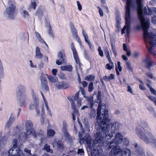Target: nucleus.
<instances>
[{"instance_id": "obj_1", "label": "nucleus", "mask_w": 156, "mask_h": 156, "mask_svg": "<svg viewBox=\"0 0 156 156\" xmlns=\"http://www.w3.org/2000/svg\"><path fill=\"white\" fill-rule=\"evenodd\" d=\"M137 5V12L139 18L140 20V23L143 30V35L144 37L147 36V34H148V30L150 27V20L148 19H145L143 15V13L147 15H151L152 13V11L151 9L146 7L143 8V5L141 9V11H139V8Z\"/></svg>"}, {"instance_id": "obj_2", "label": "nucleus", "mask_w": 156, "mask_h": 156, "mask_svg": "<svg viewBox=\"0 0 156 156\" xmlns=\"http://www.w3.org/2000/svg\"><path fill=\"white\" fill-rule=\"evenodd\" d=\"M112 141H108V149H119L120 147H127L129 144V140L127 138H124L119 133H117Z\"/></svg>"}, {"instance_id": "obj_3", "label": "nucleus", "mask_w": 156, "mask_h": 156, "mask_svg": "<svg viewBox=\"0 0 156 156\" xmlns=\"http://www.w3.org/2000/svg\"><path fill=\"white\" fill-rule=\"evenodd\" d=\"M84 140L87 143L88 148L91 152V156H99L100 152L98 150L94 149L95 145L100 143V141L98 137L95 138L94 141L91 139L89 134L88 133L85 134Z\"/></svg>"}, {"instance_id": "obj_4", "label": "nucleus", "mask_w": 156, "mask_h": 156, "mask_svg": "<svg viewBox=\"0 0 156 156\" xmlns=\"http://www.w3.org/2000/svg\"><path fill=\"white\" fill-rule=\"evenodd\" d=\"M17 140L14 139L12 141L13 147L8 151L2 152V156H24L22 151L20 150L17 144Z\"/></svg>"}, {"instance_id": "obj_5", "label": "nucleus", "mask_w": 156, "mask_h": 156, "mask_svg": "<svg viewBox=\"0 0 156 156\" xmlns=\"http://www.w3.org/2000/svg\"><path fill=\"white\" fill-rule=\"evenodd\" d=\"M98 107L97 111V122H100L101 120V115H103V122L105 123L104 125L105 126L103 128V130L105 131L107 128V111L105 110L106 105L105 104H102L101 105V103L99 102Z\"/></svg>"}, {"instance_id": "obj_6", "label": "nucleus", "mask_w": 156, "mask_h": 156, "mask_svg": "<svg viewBox=\"0 0 156 156\" xmlns=\"http://www.w3.org/2000/svg\"><path fill=\"white\" fill-rule=\"evenodd\" d=\"M145 38L144 37V39L145 42L147 40H149V43L151 45L150 48H148L147 45L146 46L148 51L149 53H151L155 58H156V51L152 52L153 48L156 47V34L151 32L147 34Z\"/></svg>"}, {"instance_id": "obj_7", "label": "nucleus", "mask_w": 156, "mask_h": 156, "mask_svg": "<svg viewBox=\"0 0 156 156\" xmlns=\"http://www.w3.org/2000/svg\"><path fill=\"white\" fill-rule=\"evenodd\" d=\"M16 4L13 0H9L5 10L4 12V15L9 19L13 20L15 16Z\"/></svg>"}, {"instance_id": "obj_8", "label": "nucleus", "mask_w": 156, "mask_h": 156, "mask_svg": "<svg viewBox=\"0 0 156 156\" xmlns=\"http://www.w3.org/2000/svg\"><path fill=\"white\" fill-rule=\"evenodd\" d=\"M113 119L108 118V133L111 131V132L108 134V140H111L114 138V136L115 135V131H117L119 129V124L117 122H114L112 123Z\"/></svg>"}, {"instance_id": "obj_9", "label": "nucleus", "mask_w": 156, "mask_h": 156, "mask_svg": "<svg viewBox=\"0 0 156 156\" xmlns=\"http://www.w3.org/2000/svg\"><path fill=\"white\" fill-rule=\"evenodd\" d=\"M139 126L136 127L135 131L136 134L138 137L140 138V136L138 135V132L141 133L140 134L143 136L146 135V132L147 131L150 132L148 130H146L144 129V128H146L148 126L147 123L145 121H141L139 123Z\"/></svg>"}, {"instance_id": "obj_10", "label": "nucleus", "mask_w": 156, "mask_h": 156, "mask_svg": "<svg viewBox=\"0 0 156 156\" xmlns=\"http://www.w3.org/2000/svg\"><path fill=\"white\" fill-rule=\"evenodd\" d=\"M112 151L111 152H113L114 155H118L120 156H130L131 152V151L128 148H124L121 149H112Z\"/></svg>"}, {"instance_id": "obj_11", "label": "nucleus", "mask_w": 156, "mask_h": 156, "mask_svg": "<svg viewBox=\"0 0 156 156\" xmlns=\"http://www.w3.org/2000/svg\"><path fill=\"white\" fill-rule=\"evenodd\" d=\"M25 126L27 134H31L33 136H36L35 131L33 128V125L31 121H26L25 122Z\"/></svg>"}, {"instance_id": "obj_12", "label": "nucleus", "mask_w": 156, "mask_h": 156, "mask_svg": "<svg viewBox=\"0 0 156 156\" xmlns=\"http://www.w3.org/2000/svg\"><path fill=\"white\" fill-rule=\"evenodd\" d=\"M134 146L135 151L134 154L139 155H141V156H146L143 149L140 147L139 144L136 143L135 144ZM147 155L148 156H152L149 155L148 154H147Z\"/></svg>"}, {"instance_id": "obj_13", "label": "nucleus", "mask_w": 156, "mask_h": 156, "mask_svg": "<svg viewBox=\"0 0 156 156\" xmlns=\"http://www.w3.org/2000/svg\"><path fill=\"white\" fill-rule=\"evenodd\" d=\"M67 125L66 122L65 121H63L62 122V130L66 138L68 140L71 141L72 138L67 131Z\"/></svg>"}, {"instance_id": "obj_14", "label": "nucleus", "mask_w": 156, "mask_h": 156, "mask_svg": "<svg viewBox=\"0 0 156 156\" xmlns=\"http://www.w3.org/2000/svg\"><path fill=\"white\" fill-rule=\"evenodd\" d=\"M19 104L21 107L24 106L27 100V98L26 94L17 95Z\"/></svg>"}, {"instance_id": "obj_15", "label": "nucleus", "mask_w": 156, "mask_h": 156, "mask_svg": "<svg viewBox=\"0 0 156 156\" xmlns=\"http://www.w3.org/2000/svg\"><path fill=\"white\" fill-rule=\"evenodd\" d=\"M70 85L68 83H65L63 81L58 82L55 84V87L58 89H65L69 87Z\"/></svg>"}, {"instance_id": "obj_16", "label": "nucleus", "mask_w": 156, "mask_h": 156, "mask_svg": "<svg viewBox=\"0 0 156 156\" xmlns=\"http://www.w3.org/2000/svg\"><path fill=\"white\" fill-rule=\"evenodd\" d=\"M143 61L145 63L146 67L149 70L151 71V67L154 64L153 62L151 60V58L147 57L143 60Z\"/></svg>"}, {"instance_id": "obj_17", "label": "nucleus", "mask_w": 156, "mask_h": 156, "mask_svg": "<svg viewBox=\"0 0 156 156\" xmlns=\"http://www.w3.org/2000/svg\"><path fill=\"white\" fill-rule=\"evenodd\" d=\"M53 147L56 149H63L64 148L63 144L61 140H59L58 141L55 140H54L52 143Z\"/></svg>"}, {"instance_id": "obj_18", "label": "nucleus", "mask_w": 156, "mask_h": 156, "mask_svg": "<svg viewBox=\"0 0 156 156\" xmlns=\"http://www.w3.org/2000/svg\"><path fill=\"white\" fill-rule=\"evenodd\" d=\"M71 50L73 52L74 58L76 64H78L79 62V60L77 53L76 49L75 48L73 45V43H72L71 44Z\"/></svg>"}, {"instance_id": "obj_19", "label": "nucleus", "mask_w": 156, "mask_h": 156, "mask_svg": "<svg viewBox=\"0 0 156 156\" xmlns=\"http://www.w3.org/2000/svg\"><path fill=\"white\" fill-rule=\"evenodd\" d=\"M30 134H27V132L26 133L25 132H21L19 133L18 135V139L20 142H24L27 138L28 137V136Z\"/></svg>"}, {"instance_id": "obj_20", "label": "nucleus", "mask_w": 156, "mask_h": 156, "mask_svg": "<svg viewBox=\"0 0 156 156\" xmlns=\"http://www.w3.org/2000/svg\"><path fill=\"white\" fill-rule=\"evenodd\" d=\"M16 92L17 95L26 94L25 87L23 85H20L17 87Z\"/></svg>"}, {"instance_id": "obj_21", "label": "nucleus", "mask_w": 156, "mask_h": 156, "mask_svg": "<svg viewBox=\"0 0 156 156\" xmlns=\"http://www.w3.org/2000/svg\"><path fill=\"white\" fill-rule=\"evenodd\" d=\"M39 101L38 99L33 100L31 103L29 108L30 110H33L39 107Z\"/></svg>"}, {"instance_id": "obj_22", "label": "nucleus", "mask_w": 156, "mask_h": 156, "mask_svg": "<svg viewBox=\"0 0 156 156\" xmlns=\"http://www.w3.org/2000/svg\"><path fill=\"white\" fill-rule=\"evenodd\" d=\"M43 56V55L40 52L39 48L37 47L35 49V58L37 59H40L42 58Z\"/></svg>"}, {"instance_id": "obj_23", "label": "nucleus", "mask_w": 156, "mask_h": 156, "mask_svg": "<svg viewBox=\"0 0 156 156\" xmlns=\"http://www.w3.org/2000/svg\"><path fill=\"white\" fill-rule=\"evenodd\" d=\"M44 12L45 10L44 9L41 7H40L37 9V12L35 13V15L41 18L43 16Z\"/></svg>"}, {"instance_id": "obj_24", "label": "nucleus", "mask_w": 156, "mask_h": 156, "mask_svg": "<svg viewBox=\"0 0 156 156\" xmlns=\"http://www.w3.org/2000/svg\"><path fill=\"white\" fill-rule=\"evenodd\" d=\"M58 58L61 59L63 62H66V56L64 51H59L58 53Z\"/></svg>"}, {"instance_id": "obj_25", "label": "nucleus", "mask_w": 156, "mask_h": 156, "mask_svg": "<svg viewBox=\"0 0 156 156\" xmlns=\"http://www.w3.org/2000/svg\"><path fill=\"white\" fill-rule=\"evenodd\" d=\"M60 69L62 71H67L71 72L73 69V67L70 65H67L65 66H62L60 67Z\"/></svg>"}, {"instance_id": "obj_26", "label": "nucleus", "mask_w": 156, "mask_h": 156, "mask_svg": "<svg viewBox=\"0 0 156 156\" xmlns=\"http://www.w3.org/2000/svg\"><path fill=\"white\" fill-rule=\"evenodd\" d=\"M34 34L35 36L37 38V39L38 40V41L41 43H44L48 47V45L47 44L45 43L44 41V40L41 37V35L40 34L37 32H35Z\"/></svg>"}, {"instance_id": "obj_27", "label": "nucleus", "mask_w": 156, "mask_h": 156, "mask_svg": "<svg viewBox=\"0 0 156 156\" xmlns=\"http://www.w3.org/2000/svg\"><path fill=\"white\" fill-rule=\"evenodd\" d=\"M108 61L109 63H108V69L111 70L114 68V65L113 62L112 61L110 58L108 56Z\"/></svg>"}, {"instance_id": "obj_28", "label": "nucleus", "mask_w": 156, "mask_h": 156, "mask_svg": "<svg viewBox=\"0 0 156 156\" xmlns=\"http://www.w3.org/2000/svg\"><path fill=\"white\" fill-rule=\"evenodd\" d=\"M14 120L15 118L12 115H11V116L9 119V120L7 121L6 124V126L8 127L10 126L13 123Z\"/></svg>"}, {"instance_id": "obj_29", "label": "nucleus", "mask_w": 156, "mask_h": 156, "mask_svg": "<svg viewBox=\"0 0 156 156\" xmlns=\"http://www.w3.org/2000/svg\"><path fill=\"white\" fill-rule=\"evenodd\" d=\"M23 16L25 18H27L29 16V14L28 12L23 9L20 10Z\"/></svg>"}, {"instance_id": "obj_30", "label": "nucleus", "mask_w": 156, "mask_h": 156, "mask_svg": "<svg viewBox=\"0 0 156 156\" xmlns=\"http://www.w3.org/2000/svg\"><path fill=\"white\" fill-rule=\"evenodd\" d=\"M55 133L54 131L51 129H48L47 132V136L49 137H53Z\"/></svg>"}, {"instance_id": "obj_31", "label": "nucleus", "mask_w": 156, "mask_h": 156, "mask_svg": "<svg viewBox=\"0 0 156 156\" xmlns=\"http://www.w3.org/2000/svg\"><path fill=\"white\" fill-rule=\"evenodd\" d=\"M116 25L117 27L120 28V25L121 23V18L120 16L119 15H117L116 18Z\"/></svg>"}, {"instance_id": "obj_32", "label": "nucleus", "mask_w": 156, "mask_h": 156, "mask_svg": "<svg viewBox=\"0 0 156 156\" xmlns=\"http://www.w3.org/2000/svg\"><path fill=\"white\" fill-rule=\"evenodd\" d=\"M48 79L50 82L53 83L55 82L58 80V79L56 76H50L48 77Z\"/></svg>"}, {"instance_id": "obj_33", "label": "nucleus", "mask_w": 156, "mask_h": 156, "mask_svg": "<svg viewBox=\"0 0 156 156\" xmlns=\"http://www.w3.org/2000/svg\"><path fill=\"white\" fill-rule=\"evenodd\" d=\"M95 79V76L92 75H89L86 76L85 78V80H88L89 81H94Z\"/></svg>"}, {"instance_id": "obj_34", "label": "nucleus", "mask_w": 156, "mask_h": 156, "mask_svg": "<svg viewBox=\"0 0 156 156\" xmlns=\"http://www.w3.org/2000/svg\"><path fill=\"white\" fill-rule=\"evenodd\" d=\"M72 33L74 38H76V39H79V37H78L77 34V32L76 30V28L71 30Z\"/></svg>"}, {"instance_id": "obj_35", "label": "nucleus", "mask_w": 156, "mask_h": 156, "mask_svg": "<svg viewBox=\"0 0 156 156\" xmlns=\"http://www.w3.org/2000/svg\"><path fill=\"white\" fill-rule=\"evenodd\" d=\"M43 150H46L47 152H49L51 153H53V151L50 149V146L47 144L44 145V147L43 148Z\"/></svg>"}, {"instance_id": "obj_36", "label": "nucleus", "mask_w": 156, "mask_h": 156, "mask_svg": "<svg viewBox=\"0 0 156 156\" xmlns=\"http://www.w3.org/2000/svg\"><path fill=\"white\" fill-rule=\"evenodd\" d=\"M37 0H34V1L31 2L30 4L29 5V9H35L36 7V2Z\"/></svg>"}, {"instance_id": "obj_37", "label": "nucleus", "mask_w": 156, "mask_h": 156, "mask_svg": "<svg viewBox=\"0 0 156 156\" xmlns=\"http://www.w3.org/2000/svg\"><path fill=\"white\" fill-rule=\"evenodd\" d=\"M145 75L151 79H153L154 80H156V78L154 76L152 73L151 72H147Z\"/></svg>"}, {"instance_id": "obj_38", "label": "nucleus", "mask_w": 156, "mask_h": 156, "mask_svg": "<svg viewBox=\"0 0 156 156\" xmlns=\"http://www.w3.org/2000/svg\"><path fill=\"white\" fill-rule=\"evenodd\" d=\"M94 88V86H93V83L92 82H91L89 85L88 86V91L89 92H92Z\"/></svg>"}, {"instance_id": "obj_39", "label": "nucleus", "mask_w": 156, "mask_h": 156, "mask_svg": "<svg viewBox=\"0 0 156 156\" xmlns=\"http://www.w3.org/2000/svg\"><path fill=\"white\" fill-rule=\"evenodd\" d=\"M148 97L154 103L156 106V97L152 95L148 96Z\"/></svg>"}, {"instance_id": "obj_40", "label": "nucleus", "mask_w": 156, "mask_h": 156, "mask_svg": "<svg viewBox=\"0 0 156 156\" xmlns=\"http://www.w3.org/2000/svg\"><path fill=\"white\" fill-rule=\"evenodd\" d=\"M117 69L119 72H121L122 70V68L121 66V63L119 61L117 62V66H116V70Z\"/></svg>"}, {"instance_id": "obj_41", "label": "nucleus", "mask_w": 156, "mask_h": 156, "mask_svg": "<svg viewBox=\"0 0 156 156\" xmlns=\"http://www.w3.org/2000/svg\"><path fill=\"white\" fill-rule=\"evenodd\" d=\"M41 83H46L47 82L46 79L44 74L42 75L41 76Z\"/></svg>"}, {"instance_id": "obj_42", "label": "nucleus", "mask_w": 156, "mask_h": 156, "mask_svg": "<svg viewBox=\"0 0 156 156\" xmlns=\"http://www.w3.org/2000/svg\"><path fill=\"white\" fill-rule=\"evenodd\" d=\"M31 94L33 100L38 99L34 90L32 89L31 90Z\"/></svg>"}, {"instance_id": "obj_43", "label": "nucleus", "mask_w": 156, "mask_h": 156, "mask_svg": "<svg viewBox=\"0 0 156 156\" xmlns=\"http://www.w3.org/2000/svg\"><path fill=\"white\" fill-rule=\"evenodd\" d=\"M83 123L86 125L87 127L89 128V126L88 122L87 119L85 117H84L83 119Z\"/></svg>"}, {"instance_id": "obj_44", "label": "nucleus", "mask_w": 156, "mask_h": 156, "mask_svg": "<svg viewBox=\"0 0 156 156\" xmlns=\"http://www.w3.org/2000/svg\"><path fill=\"white\" fill-rule=\"evenodd\" d=\"M24 151L27 154V156H30L31 155V150L27 148L24 149Z\"/></svg>"}, {"instance_id": "obj_45", "label": "nucleus", "mask_w": 156, "mask_h": 156, "mask_svg": "<svg viewBox=\"0 0 156 156\" xmlns=\"http://www.w3.org/2000/svg\"><path fill=\"white\" fill-rule=\"evenodd\" d=\"M71 107L73 109V112H74L75 114H78V111L76 109V106L74 103H73L71 105Z\"/></svg>"}, {"instance_id": "obj_46", "label": "nucleus", "mask_w": 156, "mask_h": 156, "mask_svg": "<svg viewBox=\"0 0 156 156\" xmlns=\"http://www.w3.org/2000/svg\"><path fill=\"white\" fill-rule=\"evenodd\" d=\"M41 87H42L45 90H48V87L46 84V83H41Z\"/></svg>"}, {"instance_id": "obj_47", "label": "nucleus", "mask_w": 156, "mask_h": 156, "mask_svg": "<svg viewBox=\"0 0 156 156\" xmlns=\"http://www.w3.org/2000/svg\"><path fill=\"white\" fill-rule=\"evenodd\" d=\"M76 105L78 108H79L81 105L82 99L81 98L76 100Z\"/></svg>"}, {"instance_id": "obj_48", "label": "nucleus", "mask_w": 156, "mask_h": 156, "mask_svg": "<svg viewBox=\"0 0 156 156\" xmlns=\"http://www.w3.org/2000/svg\"><path fill=\"white\" fill-rule=\"evenodd\" d=\"M76 3L78 10L81 11L82 9V6L81 4L79 1H77Z\"/></svg>"}, {"instance_id": "obj_49", "label": "nucleus", "mask_w": 156, "mask_h": 156, "mask_svg": "<svg viewBox=\"0 0 156 156\" xmlns=\"http://www.w3.org/2000/svg\"><path fill=\"white\" fill-rule=\"evenodd\" d=\"M101 92L99 91H98V94L97 96V98L98 99V100L99 101V102L101 101Z\"/></svg>"}, {"instance_id": "obj_50", "label": "nucleus", "mask_w": 156, "mask_h": 156, "mask_svg": "<svg viewBox=\"0 0 156 156\" xmlns=\"http://www.w3.org/2000/svg\"><path fill=\"white\" fill-rule=\"evenodd\" d=\"M112 46V49H114L115 48V40L114 38H111L110 41Z\"/></svg>"}, {"instance_id": "obj_51", "label": "nucleus", "mask_w": 156, "mask_h": 156, "mask_svg": "<svg viewBox=\"0 0 156 156\" xmlns=\"http://www.w3.org/2000/svg\"><path fill=\"white\" fill-rule=\"evenodd\" d=\"M79 92H77L75 94V96L74 97V99L76 101V100H78L79 99H80V98L79 97Z\"/></svg>"}, {"instance_id": "obj_52", "label": "nucleus", "mask_w": 156, "mask_h": 156, "mask_svg": "<svg viewBox=\"0 0 156 156\" xmlns=\"http://www.w3.org/2000/svg\"><path fill=\"white\" fill-rule=\"evenodd\" d=\"M77 153L78 154L82 155L84 154V152L82 149H78Z\"/></svg>"}, {"instance_id": "obj_53", "label": "nucleus", "mask_w": 156, "mask_h": 156, "mask_svg": "<svg viewBox=\"0 0 156 156\" xmlns=\"http://www.w3.org/2000/svg\"><path fill=\"white\" fill-rule=\"evenodd\" d=\"M44 133L41 131H40L38 132H37V133H36V136H34V137L37 136H40L41 137H42L43 136Z\"/></svg>"}, {"instance_id": "obj_54", "label": "nucleus", "mask_w": 156, "mask_h": 156, "mask_svg": "<svg viewBox=\"0 0 156 156\" xmlns=\"http://www.w3.org/2000/svg\"><path fill=\"white\" fill-rule=\"evenodd\" d=\"M6 142V140L5 139L4 140H0V147L3 146Z\"/></svg>"}, {"instance_id": "obj_55", "label": "nucleus", "mask_w": 156, "mask_h": 156, "mask_svg": "<svg viewBox=\"0 0 156 156\" xmlns=\"http://www.w3.org/2000/svg\"><path fill=\"white\" fill-rule=\"evenodd\" d=\"M30 66L31 68H37V66L35 65L31 60H30Z\"/></svg>"}, {"instance_id": "obj_56", "label": "nucleus", "mask_w": 156, "mask_h": 156, "mask_svg": "<svg viewBox=\"0 0 156 156\" xmlns=\"http://www.w3.org/2000/svg\"><path fill=\"white\" fill-rule=\"evenodd\" d=\"M98 51L99 52V55H100L101 57H103V52L101 49V48L100 47H99L98 48Z\"/></svg>"}, {"instance_id": "obj_57", "label": "nucleus", "mask_w": 156, "mask_h": 156, "mask_svg": "<svg viewBox=\"0 0 156 156\" xmlns=\"http://www.w3.org/2000/svg\"><path fill=\"white\" fill-rule=\"evenodd\" d=\"M61 59H58L56 61V63L57 65H61L62 64L63 62H64Z\"/></svg>"}, {"instance_id": "obj_58", "label": "nucleus", "mask_w": 156, "mask_h": 156, "mask_svg": "<svg viewBox=\"0 0 156 156\" xmlns=\"http://www.w3.org/2000/svg\"><path fill=\"white\" fill-rule=\"evenodd\" d=\"M98 11L100 16H103V13L102 10L99 7H98Z\"/></svg>"}, {"instance_id": "obj_59", "label": "nucleus", "mask_w": 156, "mask_h": 156, "mask_svg": "<svg viewBox=\"0 0 156 156\" xmlns=\"http://www.w3.org/2000/svg\"><path fill=\"white\" fill-rule=\"evenodd\" d=\"M148 110L150 112H154L155 111V110L154 109V108L151 106H150L148 108Z\"/></svg>"}, {"instance_id": "obj_60", "label": "nucleus", "mask_w": 156, "mask_h": 156, "mask_svg": "<svg viewBox=\"0 0 156 156\" xmlns=\"http://www.w3.org/2000/svg\"><path fill=\"white\" fill-rule=\"evenodd\" d=\"M45 107L46 108V109H47V111H48V114H49V115L51 116V112H50V111L49 109V107L48 106V104L46 103H45Z\"/></svg>"}, {"instance_id": "obj_61", "label": "nucleus", "mask_w": 156, "mask_h": 156, "mask_svg": "<svg viewBox=\"0 0 156 156\" xmlns=\"http://www.w3.org/2000/svg\"><path fill=\"white\" fill-rule=\"evenodd\" d=\"M151 94L156 96V91L152 87L150 90Z\"/></svg>"}, {"instance_id": "obj_62", "label": "nucleus", "mask_w": 156, "mask_h": 156, "mask_svg": "<svg viewBox=\"0 0 156 156\" xmlns=\"http://www.w3.org/2000/svg\"><path fill=\"white\" fill-rule=\"evenodd\" d=\"M114 79V75L113 74H111L110 75L108 76V80H113Z\"/></svg>"}, {"instance_id": "obj_63", "label": "nucleus", "mask_w": 156, "mask_h": 156, "mask_svg": "<svg viewBox=\"0 0 156 156\" xmlns=\"http://www.w3.org/2000/svg\"><path fill=\"white\" fill-rule=\"evenodd\" d=\"M18 128V127L16 126V128L14 129L13 130V132H14V133L13 134L14 135L16 134V133L19 131Z\"/></svg>"}, {"instance_id": "obj_64", "label": "nucleus", "mask_w": 156, "mask_h": 156, "mask_svg": "<svg viewBox=\"0 0 156 156\" xmlns=\"http://www.w3.org/2000/svg\"><path fill=\"white\" fill-rule=\"evenodd\" d=\"M44 66V63L42 61H41L39 64L38 67L40 69L43 68Z\"/></svg>"}]
</instances>
